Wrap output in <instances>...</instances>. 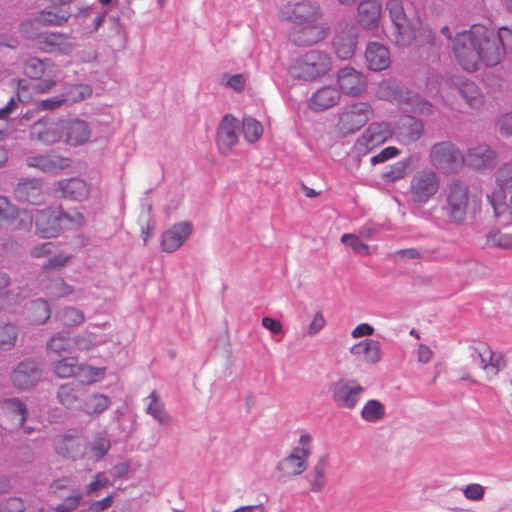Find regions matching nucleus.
Segmentation results:
<instances>
[{
	"label": "nucleus",
	"mask_w": 512,
	"mask_h": 512,
	"mask_svg": "<svg viewBox=\"0 0 512 512\" xmlns=\"http://www.w3.org/2000/svg\"><path fill=\"white\" fill-rule=\"evenodd\" d=\"M486 246L512 251V234L492 229L486 233Z\"/></svg>",
	"instance_id": "44"
},
{
	"label": "nucleus",
	"mask_w": 512,
	"mask_h": 512,
	"mask_svg": "<svg viewBox=\"0 0 512 512\" xmlns=\"http://www.w3.org/2000/svg\"><path fill=\"white\" fill-rule=\"evenodd\" d=\"M377 95L381 99L397 103L405 112L429 115L432 105L411 91H402L396 83L384 80L379 84Z\"/></svg>",
	"instance_id": "4"
},
{
	"label": "nucleus",
	"mask_w": 512,
	"mask_h": 512,
	"mask_svg": "<svg viewBox=\"0 0 512 512\" xmlns=\"http://www.w3.org/2000/svg\"><path fill=\"white\" fill-rule=\"evenodd\" d=\"M368 68L372 71H381L390 65V53L386 46L378 42H370L365 51Z\"/></svg>",
	"instance_id": "31"
},
{
	"label": "nucleus",
	"mask_w": 512,
	"mask_h": 512,
	"mask_svg": "<svg viewBox=\"0 0 512 512\" xmlns=\"http://www.w3.org/2000/svg\"><path fill=\"white\" fill-rule=\"evenodd\" d=\"M55 190L69 200L83 201L90 194V185L81 178H70L55 183Z\"/></svg>",
	"instance_id": "27"
},
{
	"label": "nucleus",
	"mask_w": 512,
	"mask_h": 512,
	"mask_svg": "<svg viewBox=\"0 0 512 512\" xmlns=\"http://www.w3.org/2000/svg\"><path fill=\"white\" fill-rule=\"evenodd\" d=\"M29 167L38 168L45 173H57L69 166V159L53 154L29 156L26 159Z\"/></svg>",
	"instance_id": "30"
},
{
	"label": "nucleus",
	"mask_w": 512,
	"mask_h": 512,
	"mask_svg": "<svg viewBox=\"0 0 512 512\" xmlns=\"http://www.w3.org/2000/svg\"><path fill=\"white\" fill-rule=\"evenodd\" d=\"M146 401V413L151 415L160 424L167 425L170 422V417L164 411L163 404L160 401L156 392L150 393L145 399Z\"/></svg>",
	"instance_id": "41"
},
{
	"label": "nucleus",
	"mask_w": 512,
	"mask_h": 512,
	"mask_svg": "<svg viewBox=\"0 0 512 512\" xmlns=\"http://www.w3.org/2000/svg\"><path fill=\"white\" fill-rule=\"evenodd\" d=\"M329 392L338 408L353 410L358 406L365 387L355 379L341 378L330 385Z\"/></svg>",
	"instance_id": "9"
},
{
	"label": "nucleus",
	"mask_w": 512,
	"mask_h": 512,
	"mask_svg": "<svg viewBox=\"0 0 512 512\" xmlns=\"http://www.w3.org/2000/svg\"><path fill=\"white\" fill-rule=\"evenodd\" d=\"M450 82L448 80L439 79L437 76H431L426 85V92L428 96L436 97L440 95L442 98L443 91L449 86Z\"/></svg>",
	"instance_id": "58"
},
{
	"label": "nucleus",
	"mask_w": 512,
	"mask_h": 512,
	"mask_svg": "<svg viewBox=\"0 0 512 512\" xmlns=\"http://www.w3.org/2000/svg\"><path fill=\"white\" fill-rule=\"evenodd\" d=\"M106 373L104 367H93L87 364L78 366L77 376L80 382L85 384H93L101 380Z\"/></svg>",
	"instance_id": "45"
},
{
	"label": "nucleus",
	"mask_w": 512,
	"mask_h": 512,
	"mask_svg": "<svg viewBox=\"0 0 512 512\" xmlns=\"http://www.w3.org/2000/svg\"><path fill=\"white\" fill-rule=\"evenodd\" d=\"M28 310L31 313L32 321L38 324L45 323L50 317L49 305L43 299L31 301Z\"/></svg>",
	"instance_id": "50"
},
{
	"label": "nucleus",
	"mask_w": 512,
	"mask_h": 512,
	"mask_svg": "<svg viewBox=\"0 0 512 512\" xmlns=\"http://www.w3.org/2000/svg\"><path fill=\"white\" fill-rule=\"evenodd\" d=\"M19 229H30L35 221L36 233L42 238L57 237L60 233L59 209L48 207L42 210H23L17 213Z\"/></svg>",
	"instance_id": "5"
},
{
	"label": "nucleus",
	"mask_w": 512,
	"mask_h": 512,
	"mask_svg": "<svg viewBox=\"0 0 512 512\" xmlns=\"http://www.w3.org/2000/svg\"><path fill=\"white\" fill-rule=\"evenodd\" d=\"M312 454V436L301 433L291 453L278 462L276 470L283 478L301 475L307 468L308 459Z\"/></svg>",
	"instance_id": "6"
},
{
	"label": "nucleus",
	"mask_w": 512,
	"mask_h": 512,
	"mask_svg": "<svg viewBox=\"0 0 512 512\" xmlns=\"http://www.w3.org/2000/svg\"><path fill=\"white\" fill-rule=\"evenodd\" d=\"M410 170V159H404L395 162L386 168L382 174V179L385 183H394L403 179Z\"/></svg>",
	"instance_id": "43"
},
{
	"label": "nucleus",
	"mask_w": 512,
	"mask_h": 512,
	"mask_svg": "<svg viewBox=\"0 0 512 512\" xmlns=\"http://www.w3.org/2000/svg\"><path fill=\"white\" fill-rule=\"evenodd\" d=\"M328 458L320 457L312 469L306 474L305 480L313 493L321 492L327 485Z\"/></svg>",
	"instance_id": "33"
},
{
	"label": "nucleus",
	"mask_w": 512,
	"mask_h": 512,
	"mask_svg": "<svg viewBox=\"0 0 512 512\" xmlns=\"http://www.w3.org/2000/svg\"><path fill=\"white\" fill-rule=\"evenodd\" d=\"M358 23L364 30H374L378 27L382 5L378 0H363L359 3Z\"/></svg>",
	"instance_id": "24"
},
{
	"label": "nucleus",
	"mask_w": 512,
	"mask_h": 512,
	"mask_svg": "<svg viewBox=\"0 0 512 512\" xmlns=\"http://www.w3.org/2000/svg\"><path fill=\"white\" fill-rule=\"evenodd\" d=\"M106 341L107 339L103 336L98 337L93 332H85L83 336L76 339L75 344L81 350H89L90 348L103 344Z\"/></svg>",
	"instance_id": "57"
},
{
	"label": "nucleus",
	"mask_w": 512,
	"mask_h": 512,
	"mask_svg": "<svg viewBox=\"0 0 512 512\" xmlns=\"http://www.w3.org/2000/svg\"><path fill=\"white\" fill-rule=\"evenodd\" d=\"M372 107L367 102H352L345 105L339 112L337 131L343 135L355 133L361 129L371 118Z\"/></svg>",
	"instance_id": "8"
},
{
	"label": "nucleus",
	"mask_w": 512,
	"mask_h": 512,
	"mask_svg": "<svg viewBox=\"0 0 512 512\" xmlns=\"http://www.w3.org/2000/svg\"><path fill=\"white\" fill-rule=\"evenodd\" d=\"M2 408L17 417V423L23 425L27 417L25 405L17 399H8L2 403Z\"/></svg>",
	"instance_id": "53"
},
{
	"label": "nucleus",
	"mask_w": 512,
	"mask_h": 512,
	"mask_svg": "<svg viewBox=\"0 0 512 512\" xmlns=\"http://www.w3.org/2000/svg\"><path fill=\"white\" fill-rule=\"evenodd\" d=\"M393 134L387 122H373L357 140L356 146L361 152H368L385 143Z\"/></svg>",
	"instance_id": "13"
},
{
	"label": "nucleus",
	"mask_w": 512,
	"mask_h": 512,
	"mask_svg": "<svg viewBox=\"0 0 512 512\" xmlns=\"http://www.w3.org/2000/svg\"><path fill=\"white\" fill-rule=\"evenodd\" d=\"M393 134L397 136L399 141L404 144H409L417 141L423 133L422 123L410 115L402 116L397 126L392 129Z\"/></svg>",
	"instance_id": "28"
},
{
	"label": "nucleus",
	"mask_w": 512,
	"mask_h": 512,
	"mask_svg": "<svg viewBox=\"0 0 512 512\" xmlns=\"http://www.w3.org/2000/svg\"><path fill=\"white\" fill-rule=\"evenodd\" d=\"M360 415L365 422L377 423L385 417L386 408L381 401L370 399L363 405Z\"/></svg>",
	"instance_id": "40"
},
{
	"label": "nucleus",
	"mask_w": 512,
	"mask_h": 512,
	"mask_svg": "<svg viewBox=\"0 0 512 512\" xmlns=\"http://www.w3.org/2000/svg\"><path fill=\"white\" fill-rule=\"evenodd\" d=\"M70 14L64 10L53 11L51 9L42 10L36 15V19L41 26H62L69 18Z\"/></svg>",
	"instance_id": "42"
},
{
	"label": "nucleus",
	"mask_w": 512,
	"mask_h": 512,
	"mask_svg": "<svg viewBox=\"0 0 512 512\" xmlns=\"http://www.w3.org/2000/svg\"><path fill=\"white\" fill-rule=\"evenodd\" d=\"M56 85L53 79H45L35 84H30L28 81L21 79L17 81V98L18 101L28 103L32 100V90L34 93H47Z\"/></svg>",
	"instance_id": "35"
},
{
	"label": "nucleus",
	"mask_w": 512,
	"mask_h": 512,
	"mask_svg": "<svg viewBox=\"0 0 512 512\" xmlns=\"http://www.w3.org/2000/svg\"><path fill=\"white\" fill-rule=\"evenodd\" d=\"M238 120L230 114L223 117L217 131V145L221 154L228 155L238 142Z\"/></svg>",
	"instance_id": "17"
},
{
	"label": "nucleus",
	"mask_w": 512,
	"mask_h": 512,
	"mask_svg": "<svg viewBox=\"0 0 512 512\" xmlns=\"http://www.w3.org/2000/svg\"><path fill=\"white\" fill-rule=\"evenodd\" d=\"M39 26L40 23H38L36 17L34 19H29L21 23L20 29L22 34L28 38V39H37L39 40L40 33H39Z\"/></svg>",
	"instance_id": "62"
},
{
	"label": "nucleus",
	"mask_w": 512,
	"mask_h": 512,
	"mask_svg": "<svg viewBox=\"0 0 512 512\" xmlns=\"http://www.w3.org/2000/svg\"><path fill=\"white\" fill-rule=\"evenodd\" d=\"M25 507L20 498L13 497L0 502V512H24Z\"/></svg>",
	"instance_id": "64"
},
{
	"label": "nucleus",
	"mask_w": 512,
	"mask_h": 512,
	"mask_svg": "<svg viewBox=\"0 0 512 512\" xmlns=\"http://www.w3.org/2000/svg\"><path fill=\"white\" fill-rule=\"evenodd\" d=\"M39 289L50 300H58L75 292L73 286L67 284L60 277H49L43 274L39 278Z\"/></svg>",
	"instance_id": "26"
},
{
	"label": "nucleus",
	"mask_w": 512,
	"mask_h": 512,
	"mask_svg": "<svg viewBox=\"0 0 512 512\" xmlns=\"http://www.w3.org/2000/svg\"><path fill=\"white\" fill-rule=\"evenodd\" d=\"M466 161L476 170L492 169L497 164V155L488 145L480 144L468 150Z\"/></svg>",
	"instance_id": "22"
},
{
	"label": "nucleus",
	"mask_w": 512,
	"mask_h": 512,
	"mask_svg": "<svg viewBox=\"0 0 512 512\" xmlns=\"http://www.w3.org/2000/svg\"><path fill=\"white\" fill-rule=\"evenodd\" d=\"M84 223V216L77 210L63 212L59 209L60 232L68 229H77Z\"/></svg>",
	"instance_id": "48"
},
{
	"label": "nucleus",
	"mask_w": 512,
	"mask_h": 512,
	"mask_svg": "<svg viewBox=\"0 0 512 512\" xmlns=\"http://www.w3.org/2000/svg\"><path fill=\"white\" fill-rule=\"evenodd\" d=\"M337 83L341 91L350 96H358L367 88L365 76L352 67H344L338 71Z\"/></svg>",
	"instance_id": "16"
},
{
	"label": "nucleus",
	"mask_w": 512,
	"mask_h": 512,
	"mask_svg": "<svg viewBox=\"0 0 512 512\" xmlns=\"http://www.w3.org/2000/svg\"><path fill=\"white\" fill-rule=\"evenodd\" d=\"M242 132L245 140L252 144L261 138L263 134V126L255 118L244 117L242 121Z\"/></svg>",
	"instance_id": "46"
},
{
	"label": "nucleus",
	"mask_w": 512,
	"mask_h": 512,
	"mask_svg": "<svg viewBox=\"0 0 512 512\" xmlns=\"http://www.w3.org/2000/svg\"><path fill=\"white\" fill-rule=\"evenodd\" d=\"M485 490V487L478 483H472L461 488V491L465 498L471 501L482 500L485 495Z\"/></svg>",
	"instance_id": "61"
},
{
	"label": "nucleus",
	"mask_w": 512,
	"mask_h": 512,
	"mask_svg": "<svg viewBox=\"0 0 512 512\" xmlns=\"http://www.w3.org/2000/svg\"><path fill=\"white\" fill-rule=\"evenodd\" d=\"M506 49H512V30L507 27L495 32L476 24L457 33L453 40L456 61L468 72L478 70L481 62L488 66L497 65Z\"/></svg>",
	"instance_id": "1"
},
{
	"label": "nucleus",
	"mask_w": 512,
	"mask_h": 512,
	"mask_svg": "<svg viewBox=\"0 0 512 512\" xmlns=\"http://www.w3.org/2000/svg\"><path fill=\"white\" fill-rule=\"evenodd\" d=\"M280 17L299 29V35L294 39L299 44H313L325 37L326 30L318 23L319 9L310 2L287 5L281 9Z\"/></svg>",
	"instance_id": "3"
},
{
	"label": "nucleus",
	"mask_w": 512,
	"mask_h": 512,
	"mask_svg": "<svg viewBox=\"0 0 512 512\" xmlns=\"http://www.w3.org/2000/svg\"><path fill=\"white\" fill-rule=\"evenodd\" d=\"M447 212L452 222L461 224L464 222L468 206V188L460 182H453L447 194Z\"/></svg>",
	"instance_id": "12"
},
{
	"label": "nucleus",
	"mask_w": 512,
	"mask_h": 512,
	"mask_svg": "<svg viewBox=\"0 0 512 512\" xmlns=\"http://www.w3.org/2000/svg\"><path fill=\"white\" fill-rule=\"evenodd\" d=\"M357 43L356 28L351 25L338 30L333 39L334 51L340 59L346 60L351 58L355 53Z\"/></svg>",
	"instance_id": "19"
},
{
	"label": "nucleus",
	"mask_w": 512,
	"mask_h": 512,
	"mask_svg": "<svg viewBox=\"0 0 512 512\" xmlns=\"http://www.w3.org/2000/svg\"><path fill=\"white\" fill-rule=\"evenodd\" d=\"M432 254L433 252H430L428 250H419L416 248H407L395 252V255L399 256L402 259L420 258L423 260H430L433 258Z\"/></svg>",
	"instance_id": "60"
},
{
	"label": "nucleus",
	"mask_w": 512,
	"mask_h": 512,
	"mask_svg": "<svg viewBox=\"0 0 512 512\" xmlns=\"http://www.w3.org/2000/svg\"><path fill=\"white\" fill-rule=\"evenodd\" d=\"M17 339L16 327L11 324L0 326V348L10 350L14 347Z\"/></svg>",
	"instance_id": "55"
},
{
	"label": "nucleus",
	"mask_w": 512,
	"mask_h": 512,
	"mask_svg": "<svg viewBox=\"0 0 512 512\" xmlns=\"http://www.w3.org/2000/svg\"><path fill=\"white\" fill-rule=\"evenodd\" d=\"M48 61L39 58H29L24 64V73L32 79H40L45 73Z\"/></svg>",
	"instance_id": "54"
},
{
	"label": "nucleus",
	"mask_w": 512,
	"mask_h": 512,
	"mask_svg": "<svg viewBox=\"0 0 512 512\" xmlns=\"http://www.w3.org/2000/svg\"><path fill=\"white\" fill-rule=\"evenodd\" d=\"M65 141L71 146L86 143L91 137V129L87 122L80 119L62 120Z\"/></svg>",
	"instance_id": "25"
},
{
	"label": "nucleus",
	"mask_w": 512,
	"mask_h": 512,
	"mask_svg": "<svg viewBox=\"0 0 512 512\" xmlns=\"http://www.w3.org/2000/svg\"><path fill=\"white\" fill-rule=\"evenodd\" d=\"M111 448V441L103 434H97L83 446V458L99 461L104 458Z\"/></svg>",
	"instance_id": "36"
},
{
	"label": "nucleus",
	"mask_w": 512,
	"mask_h": 512,
	"mask_svg": "<svg viewBox=\"0 0 512 512\" xmlns=\"http://www.w3.org/2000/svg\"><path fill=\"white\" fill-rule=\"evenodd\" d=\"M77 360L73 357L64 358L58 361L54 366L55 374L60 378H68L77 376L78 371Z\"/></svg>",
	"instance_id": "51"
},
{
	"label": "nucleus",
	"mask_w": 512,
	"mask_h": 512,
	"mask_svg": "<svg viewBox=\"0 0 512 512\" xmlns=\"http://www.w3.org/2000/svg\"><path fill=\"white\" fill-rule=\"evenodd\" d=\"M60 320L66 326H78L85 320L84 313L74 307H67L60 313Z\"/></svg>",
	"instance_id": "56"
},
{
	"label": "nucleus",
	"mask_w": 512,
	"mask_h": 512,
	"mask_svg": "<svg viewBox=\"0 0 512 512\" xmlns=\"http://www.w3.org/2000/svg\"><path fill=\"white\" fill-rule=\"evenodd\" d=\"M72 347L70 338L61 333L55 334L48 342L47 348L49 351L62 355L63 353H70Z\"/></svg>",
	"instance_id": "52"
},
{
	"label": "nucleus",
	"mask_w": 512,
	"mask_h": 512,
	"mask_svg": "<svg viewBox=\"0 0 512 512\" xmlns=\"http://www.w3.org/2000/svg\"><path fill=\"white\" fill-rule=\"evenodd\" d=\"M9 280L5 272H0V311L14 313L17 311L16 306L20 304L18 295H14L12 291L2 292L8 286Z\"/></svg>",
	"instance_id": "38"
},
{
	"label": "nucleus",
	"mask_w": 512,
	"mask_h": 512,
	"mask_svg": "<svg viewBox=\"0 0 512 512\" xmlns=\"http://www.w3.org/2000/svg\"><path fill=\"white\" fill-rule=\"evenodd\" d=\"M15 197L18 201L34 205L43 201V186L38 179H23L15 188Z\"/></svg>",
	"instance_id": "29"
},
{
	"label": "nucleus",
	"mask_w": 512,
	"mask_h": 512,
	"mask_svg": "<svg viewBox=\"0 0 512 512\" xmlns=\"http://www.w3.org/2000/svg\"><path fill=\"white\" fill-rule=\"evenodd\" d=\"M41 378L37 363L33 360L21 362L12 373L13 384L19 389H28Z\"/></svg>",
	"instance_id": "21"
},
{
	"label": "nucleus",
	"mask_w": 512,
	"mask_h": 512,
	"mask_svg": "<svg viewBox=\"0 0 512 512\" xmlns=\"http://www.w3.org/2000/svg\"><path fill=\"white\" fill-rule=\"evenodd\" d=\"M349 352L357 359H362L365 363L374 365L382 359L381 343L374 339H364L350 347Z\"/></svg>",
	"instance_id": "23"
},
{
	"label": "nucleus",
	"mask_w": 512,
	"mask_h": 512,
	"mask_svg": "<svg viewBox=\"0 0 512 512\" xmlns=\"http://www.w3.org/2000/svg\"><path fill=\"white\" fill-rule=\"evenodd\" d=\"M440 179L431 169L419 170L411 178L410 196L413 203L425 205L438 192Z\"/></svg>",
	"instance_id": "10"
},
{
	"label": "nucleus",
	"mask_w": 512,
	"mask_h": 512,
	"mask_svg": "<svg viewBox=\"0 0 512 512\" xmlns=\"http://www.w3.org/2000/svg\"><path fill=\"white\" fill-rule=\"evenodd\" d=\"M473 361L483 370L493 374H497L505 366L503 354L493 352L485 343H478L474 347Z\"/></svg>",
	"instance_id": "18"
},
{
	"label": "nucleus",
	"mask_w": 512,
	"mask_h": 512,
	"mask_svg": "<svg viewBox=\"0 0 512 512\" xmlns=\"http://www.w3.org/2000/svg\"><path fill=\"white\" fill-rule=\"evenodd\" d=\"M37 44L39 49L46 53L58 52L61 54H69L74 49V43L71 38L57 32H49L40 35Z\"/></svg>",
	"instance_id": "20"
},
{
	"label": "nucleus",
	"mask_w": 512,
	"mask_h": 512,
	"mask_svg": "<svg viewBox=\"0 0 512 512\" xmlns=\"http://www.w3.org/2000/svg\"><path fill=\"white\" fill-rule=\"evenodd\" d=\"M341 242L351 247L358 254L367 255L369 253V247L354 234L342 235Z\"/></svg>",
	"instance_id": "59"
},
{
	"label": "nucleus",
	"mask_w": 512,
	"mask_h": 512,
	"mask_svg": "<svg viewBox=\"0 0 512 512\" xmlns=\"http://www.w3.org/2000/svg\"><path fill=\"white\" fill-rule=\"evenodd\" d=\"M456 91L465 99L472 108H478L483 104V96L479 88L469 81L452 82Z\"/></svg>",
	"instance_id": "37"
},
{
	"label": "nucleus",
	"mask_w": 512,
	"mask_h": 512,
	"mask_svg": "<svg viewBox=\"0 0 512 512\" xmlns=\"http://www.w3.org/2000/svg\"><path fill=\"white\" fill-rule=\"evenodd\" d=\"M331 67L330 57L317 50L307 51L291 66L290 74L305 81L313 80L326 74Z\"/></svg>",
	"instance_id": "7"
},
{
	"label": "nucleus",
	"mask_w": 512,
	"mask_h": 512,
	"mask_svg": "<svg viewBox=\"0 0 512 512\" xmlns=\"http://www.w3.org/2000/svg\"><path fill=\"white\" fill-rule=\"evenodd\" d=\"M65 97L61 95L53 96L51 98H47L36 103V107L42 111H52L60 108L65 105Z\"/></svg>",
	"instance_id": "63"
},
{
	"label": "nucleus",
	"mask_w": 512,
	"mask_h": 512,
	"mask_svg": "<svg viewBox=\"0 0 512 512\" xmlns=\"http://www.w3.org/2000/svg\"><path fill=\"white\" fill-rule=\"evenodd\" d=\"M340 100V92L332 86L323 87L313 93L309 107L314 111H323L336 105Z\"/></svg>",
	"instance_id": "32"
},
{
	"label": "nucleus",
	"mask_w": 512,
	"mask_h": 512,
	"mask_svg": "<svg viewBox=\"0 0 512 512\" xmlns=\"http://www.w3.org/2000/svg\"><path fill=\"white\" fill-rule=\"evenodd\" d=\"M193 225L189 221L173 224L161 236V248L164 252L172 253L179 249L192 235Z\"/></svg>",
	"instance_id": "14"
},
{
	"label": "nucleus",
	"mask_w": 512,
	"mask_h": 512,
	"mask_svg": "<svg viewBox=\"0 0 512 512\" xmlns=\"http://www.w3.org/2000/svg\"><path fill=\"white\" fill-rule=\"evenodd\" d=\"M431 164L441 172L451 173L457 171L464 163L461 151L450 142H440L430 149Z\"/></svg>",
	"instance_id": "11"
},
{
	"label": "nucleus",
	"mask_w": 512,
	"mask_h": 512,
	"mask_svg": "<svg viewBox=\"0 0 512 512\" xmlns=\"http://www.w3.org/2000/svg\"><path fill=\"white\" fill-rule=\"evenodd\" d=\"M92 94V88L86 84H74L65 88L62 94L65 97V104L76 103L88 98Z\"/></svg>",
	"instance_id": "47"
},
{
	"label": "nucleus",
	"mask_w": 512,
	"mask_h": 512,
	"mask_svg": "<svg viewBox=\"0 0 512 512\" xmlns=\"http://www.w3.org/2000/svg\"><path fill=\"white\" fill-rule=\"evenodd\" d=\"M79 396V386L73 383H67L60 386L57 392L59 402L68 408L74 406V404L78 401Z\"/></svg>",
	"instance_id": "49"
},
{
	"label": "nucleus",
	"mask_w": 512,
	"mask_h": 512,
	"mask_svg": "<svg viewBox=\"0 0 512 512\" xmlns=\"http://www.w3.org/2000/svg\"><path fill=\"white\" fill-rule=\"evenodd\" d=\"M55 450L59 455L72 459L83 458V444L71 435H60L54 440Z\"/></svg>",
	"instance_id": "34"
},
{
	"label": "nucleus",
	"mask_w": 512,
	"mask_h": 512,
	"mask_svg": "<svg viewBox=\"0 0 512 512\" xmlns=\"http://www.w3.org/2000/svg\"><path fill=\"white\" fill-rule=\"evenodd\" d=\"M386 9L393 24L396 45L408 47L414 41L424 43L432 38V31L421 23L411 5L405 6L402 0H387Z\"/></svg>",
	"instance_id": "2"
},
{
	"label": "nucleus",
	"mask_w": 512,
	"mask_h": 512,
	"mask_svg": "<svg viewBox=\"0 0 512 512\" xmlns=\"http://www.w3.org/2000/svg\"><path fill=\"white\" fill-rule=\"evenodd\" d=\"M30 135L32 140H36L42 144H55L64 136L62 120H40L33 124Z\"/></svg>",
	"instance_id": "15"
},
{
	"label": "nucleus",
	"mask_w": 512,
	"mask_h": 512,
	"mask_svg": "<svg viewBox=\"0 0 512 512\" xmlns=\"http://www.w3.org/2000/svg\"><path fill=\"white\" fill-rule=\"evenodd\" d=\"M111 404L108 396L95 393L88 396L82 403L81 410L88 415H98L104 412Z\"/></svg>",
	"instance_id": "39"
}]
</instances>
